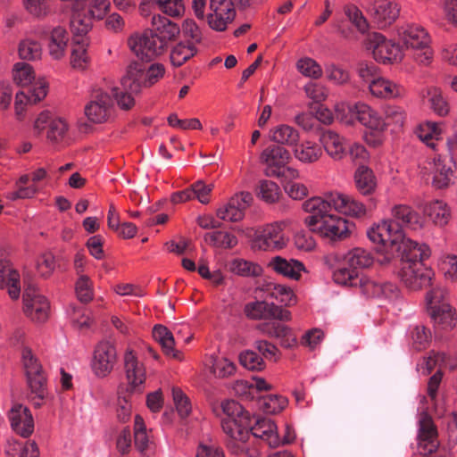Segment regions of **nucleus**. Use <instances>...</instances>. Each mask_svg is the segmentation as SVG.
Returning a JSON list of instances; mask_svg holds the SVG:
<instances>
[{
	"mask_svg": "<svg viewBox=\"0 0 457 457\" xmlns=\"http://www.w3.org/2000/svg\"><path fill=\"white\" fill-rule=\"evenodd\" d=\"M19 55L21 59L28 61L40 59L42 55L40 43L32 39L22 40L19 45Z\"/></svg>",
	"mask_w": 457,
	"mask_h": 457,
	"instance_id": "obj_48",
	"label": "nucleus"
},
{
	"mask_svg": "<svg viewBox=\"0 0 457 457\" xmlns=\"http://www.w3.org/2000/svg\"><path fill=\"white\" fill-rule=\"evenodd\" d=\"M250 433L256 438L265 441L270 447H278L280 438L277 431V426L269 418L249 417L248 436Z\"/></svg>",
	"mask_w": 457,
	"mask_h": 457,
	"instance_id": "obj_21",
	"label": "nucleus"
},
{
	"mask_svg": "<svg viewBox=\"0 0 457 457\" xmlns=\"http://www.w3.org/2000/svg\"><path fill=\"white\" fill-rule=\"evenodd\" d=\"M23 312L27 317L37 322H45L49 318L50 303L48 299L40 295L34 287L24 290Z\"/></svg>",
	"mask_w": 457,
	"mask_h": 457,
	"instance_id": "obj_13",
	"label": "nucleus"
},
{
	"mask_svg": "<svg viewBox=\"0 0 457 457\" xmlns=\"http://www.w3.org/2000/svg\"><path fill=\"white\" fill-rule=\"evenodd\" d=\"M442 130L438 124L426 121L419 125L416 129L418 137L432 149H436V142L441 139Z\"/></svg>",
	"mask_w": 457,
	"mask_h": 457,
	"instance_id": "obj_39",
	"label": "nucleus"
},
{
	"mask_svg": "<svg viewBox=\"0 0 457 457\" xmlns=\"http://www.w3.org/2000/svg\"><path fill=\"white\" fill-rule=\"evenodd\" d=\"M151 23V29L141 35H133L128 39L131 51L142 61L146 62L162 54L180 33V28L177 23L161 14H154Z\"/></svg>",
	"mask_w": 457,
	"mask_h": 457,
	"instance_id": "obj_2",
	"label": "nucleus"
},
{
	"mask_svg": "<svg viewBox=\"0 0 457 457\" xmlns=\"http://www.w3.org/2000/svg\"><path fill=\"white\" fill-rule=\"evenodd\" d=\"M123 365L130 391L142 394L145 389L146 370L144 363L139 361L136 352L130 347L124 352Z\"/></svg>",
	"mask_w": 457,
	"mask_h": 457,
	"instance_id": "obj_10",
	"label": "nucleus"
},
{
	"mask_svg": "<svg viewBox=\"0 0 457 457\" xmlns=\"http://www.w3.org/2000/svg\"><path fill=\"white\" fill-rule=\"evenodd\" d=\"M320 142L328 154L335 160H341L345 154L344 138L331 130H325L320 136Z\"/></svg>",
	"mask_w": 457,
	"mask_h": 457,
	"instance_id": "obj_34",
	"label": "nucleus"
},
{
	"mask_svg": "<svg viewBox=\"0 0 457 457\" xmlns=\"http://www.w3.org/2000/svg\"><path fill=\"white\" fill-rule=\"evenodd\" d=\"M424 213L431 218L436 225L445 226L451 217L450 209L443 201L436 200L426 204Z\"/></svg>",
	"mask_w": 457,
	"mask_h": 457,
	"instance_id": "obj_38",
	"label": "nucleus"
},
{
	"mask_svg": "<svg viewBox=\"0 0 457 457\" xmlns=\"http://www.w3.org/2000/svg\"><path fill=\"white\" fill-rule=\"evenodd\" d=\"M134 443L140 453H145L148 448L149 439L144 419L137 414L134 420Z\"/></svg>",
	"mask_w": 457,
	"mask_h": 457,
	"instance_id": "obj_47",
	"label": "nucleus"
},
{
	"mask_svg": "<svg viewBox=\"0 0 457 457\" xmlns=\"http://www.w3.org/2000/svg\"><path fill=\"white\" fill-rule=\"evenodd\" d=\"M30 180V174L21 175L15 182V190L7 193L6 198L11 201L33 198L39 192V188L35 184L28 186Z\"/></svg>",
	"mask_w": 457,
	"mask_h": 457,
	"instance_id": "obj_35",
	"label": "nucleus"
},
{
	"mask_svg": "<svg viewBox=\"0 0 457 457\" xmlns=\"http://www.w3.org/2000/svg\"><path fill=\"white\" fill-rule=\"evenodd\" d=\"M8 419L17 435L28 438L34 432V419L29 407L14 403L8 411Z\"/></svg>",
	"mask_w": 457,
	"mask_h": 457,
	"instance_id": "obj_22",
	"label": "nucleus"
},
{
	"mask_svg": "<svg viewBox=\"0 0 457 457\" xmlns=\"http://www.w3.org/2000/svg\"><path fill=\"white\" fill-rule=\"evenodd\" d=\"M332 194L333 193H329L326 195V198L314 196L309 198L303 204V209L309 213L304 219V224L310 230L318 226L321 220H324L326 216L331 214L332 208H334V204L330 201L332 199Z\"/></svg>",
	"mask_w": 457,
	"mask_h": 457,
	"instance_id": "obj_17",
	"label": "nucleus"
},
{
	"mask_svg": "<svg viewBox=\"0 0 457 457\" xmlns=\"http://www.w3.org/2000/svg\"><path fill=\"white\" fill-rule=\"evenodd\" d=\"M204 239L212 245L224 249L234 248L238 243L237 237L234 234L223 230L207 233L204 236Z\"/></svg>",
	"mask_w": 457,
	"mask_h": 457,
	"instance_id": "obj_42",
	"label": "nucleus"
},
{
	"mask_svg": "<svg viewBox=\"0 0 457 457\" xmlns=\"http://www.w3.org/2000/svg\"><path fill=\"white\" fill-rule=\"evenodd\" d=\"M287 405V399L278 395H269L261 401V407L265 413L276 414L282 411Z\"/></svg>",
	"mask_w": 457,
	"mask_h": 457,
	"instance_id": "obj_51",
	"label": "nucleus"
},
{
	"mask_svg": "<svg viewBox=\"0 0 457 457\" xmlns=\"http://www.w3.org/2000/svg\"><path fill=\"white\" fill-rule=\"evenodd\" d=\"M411 335L412 340V346L417 351H421L425 349L428 346L431 337L430 330L423 325L415 326L411 330Z\"/></svg>",
	"mask_w": 457,
	"mask_h": 457,
	"instance_id": "obj_60",
	"label": "nucleus"
},
{
	"mask_svg": "<svg viewBox=\"0 0 457 457\" xmlns=\"http://www.w3.org/2000/svg\"><path fill=\"white\" fill-rule=\"evenodd\" d=\"M152 334L154 339L162 346V350L166 356L179 361L182 360L183 354L174 348L175 339L167 327L161 324L154 325Z\"/></svg>",
	"mask_w": 457,
	"mask_h": 457,
	"instance_id": "obj_29",
	"label": "nucleus"
},
{
	"mask_svg": "<svg viewBox=\"0 0 457 457\" xmlns=\"http://www.w3.org/2000/svg\"><path fill=\"white\" fill-rule=\"evenodd\" d=\"M164 74L165 68L162 63H153L146 70L144 62H132L121 79V86L126 90L140 93L143 87H150L157 83Z\"/></svg>",
	"mask_w": 457,
	"mask_h": 457,
	"instance_id": "obj_3",
	"label": "nucleus"
},
{
	"mask_svg": "<svg viewBox=\"0 0 457 457\" xmlns=\"http://www.w3.org/2000/svg\"><path fill=\"white\" fill-rule=\"evenodd\" d=\"M173 401L177 409L178 413L181 418L187 417L191 412V403L189 398L184 394V392L178 387L172 388Z\"/></svg>",
	"mask_w": 457,
	"mask_h": 457,
	"instance_id": "obj_63",
	"label": "nucleus"
},
{
	"mask_svg": "<svg viewBox=\"0 0 457 457\" xmlns=\"http://www.w3.org/2000/svg\"><path fill=\"white\" fill-rule=\"evenodd\" d=\"M398 35L407 48L415 50L413 59L420 64L428 65L433 58L429 46L430 37L423 27L417 24H405L398 29Z\"/></svg>",
	"mask_w": 457,
	"mask_h": 457,
	"instance_id": "obj_4",
	"label": "nucleus"
},
{
	"mask_svg": "<svg viewBox=\"0 0 457 457\" xmlns=\"http://www.w3.org/2000/svg\"><path fill=\"white\" fill-rule=\"evenodd\" d=\"M75 291L78 299L81 303H87L91 302L94 296V293L90 278L86 275L80 276L76 282Z\"/></svg>",
	"mask_w": 457,
	"mask_h": 457,
	"instance_id": "obj_57",
	"label": "nucleus"
},
{
	"mask_svg": "<svg viewBox=\"0 0 457 457\" xmlns=\"http://www.w3.org/2000/svg\"><path fill=\"white\" fill-rule=\"evenodd\" d=\"M311 231L318 233L321 237L333 242L342 241L351 234L347 220L333 213L326 216L324 220H321Z\"/></svg>",
	"mask_w": 457,
	"mask_h": 457,
	"instance_id": "obj_18",
	"label": "nucleus"
},
{
	"mask_svg": "<svg viewBox=\"0 0 457 457\" xmlns=\"http://www.w3.org/2000/svg\"><path fill=\"white\" fill-rule=\"evenodd\" d=\"M245 314L251 320H278L288 321L291 320V312L274 303L264 301H255L245 304Z\"/></svg>",
	"mask_w": 457,
	"mask_h": 457,
	"instance_id": "obj_16",
	"label": "nucleus"
},
{
	"mask_svg": "<svg viewBox=\"0 0 457 457\" xmlns=\"http://www.w3.org/2000/svg\"><path fill=\"white\" fill-rule=\"evenodd\" d=\"M357 191L365 196L372 195L377 189V179L373 170L366 165H359L354 172Z\"/></svg>",
	"mask_w": 457,
	"mask_h": 457,
	"instance_id": "obj_32",
	"label": "nucleus"
},
{
	"mask_svg": "<svg viewBox=\"0 0 457 457\" xmlns=\"http://www.w3.org/2000/svg\"><path fill=\"white\" fill-rule=\"evenodd\" d=\"M259 196L268 204L277 202L280 195L279 187L271 180H262L259 186Z\"/></svg>",
	"mask_w": 457,
	"mask_h": 457,
	"instance_id": "obj_56",
	"label": "nucleus"
},
{
	"mask_svg": "<svg viewBox=\"0 0 457 457\" xmlns=\"http://www.w3.org/2000/svg\"><path fill=\"white\" fill-rule=\"evenodd\" d=\"M322 154L321 147L312 142H304L295 149V156L303 162H314Z\"/></svg>",
	"mask_w": 457,
	"mask_h": 457,
	"instance_id": "obj_46",
	"label": "nucleus"
},
{
	"mask_svg": "<svg viewBox=\"0 0 457 457\" xmlns=\"http://www.w3.org/2000/svg\"><path fill=\"white\" fill-rule=\"evenodd\" d=\"M271 295L285 305H292L296 302L293 290L285 285H274Z\"/></svg>",
	"mask_w": 457,
	"mask_h": 457,
	"instance_id": "obj_64",
	"label": "nucleus"
},
{
	"mask_svg": "<svg viewBox=\"0 0 457 457\" xmlns=\"http://www.w3.org/2000/svg\"><path fill=\"white\" fill-rule=\"evenodd\" d=\"M391 220L395 224L402 227H405L411 230H418L423 228L424 219L420 214L416 212L411 206L408 204H395L391 209Z\"/></svg>",
	"mask_w": 457,
	"mask_h": 457,
	"instance_id": "obj_24",
	"label": "nucleus"
},
{
	"mask_svg": "<svg viewBox=\"0 0 457 457\" xmlns=\"http://www.w3.org/2000/svg\"><path fill=\"white\" fill-rule=\"evenodd\" d=\"M270 139L279 145H295L299 140L296 129L288 125H278L270 130Z\"/></svg>",
	"mask_w": 457,
	"mask_h": 457,
	"instance_id": "obj_40",
	"label": "nucleus"
},
{
	"mask_svg": "<svg viewBox=\"0 0 457 457\" xmlns=\"http://www.w3.org/2000/svg\"><path fill=\"white\" fill-rule=\"evenodd\" d=\"M400 9L395 3L378 0L374 5V19L380 27L392 24L399 16Z\"/></svg>",
	"mask_w": 457,
	"mask_h": 457,
	"instance_id": "obj_33",
	"label": "nucleus"
},
{
	"mask_svg": "<svg viewBox=\"0 0 457 457\" xmlns=\"http://www.w3.org/2000/svg\"><path fill=\"white\" fill-rule=\"evenodd\" d=\"M361 292L367 297H379L386 293V290L392 287V284H381L370 279V278L361 276L358 278V285Z\"/></svg>",
	"mask_w": 457,
	"mask_h": 457,
	"instance_id": "obj_44",
	"label": "nucleus"
},
{
	"mask_svg": "<svg viewBox=\"0 0 457 457\" xmlns=\"http://www.w3.org/2000/svg\"><path fill=\"white\" fill-rule=\"evenodd\" d=\"M290 159L289 151L278 145L267 146L260 155V162L266 165V175L272 177H280V170Z\"/></svg>",
	"mask_w": 457,
	"mask_h": 457,
	"instance_id": "obj_20",
	"label": "nucleus"
},
{
	"mask_svg": "<svg viewBox=\"0 0 457 457\" xmlns=\"http://www.w3.org/2000/svg\"><path fill=\"white\" fill-rule=\"evenodd\" d=\"M92 28V19L79 12L74 13L71 20V30L75 36H84Z\"/></svg>",
	"mask_w": 457,
	"mask_h": 457,
	"instance_id": "obj_59",
	"label": "nucleus"
},
{
	"mask_svg": "<svg viewBox=\"0 0 457 457\" xmlns=\"http://www.w3.org/2000/svg\"><path fill=\"white\" fill-rule=\"evenodd\" d=\"M22 363L25 370L27 381L31 394L32 401L36 407L42 405V401L47 395V378L37 358L29 347H24L21 352Z\"/></svg>",
	"mask_w": 457,
	"mask_h": 457,
	"instance_id": "obj_5",
	"label": "nucleus"
},
{
	"mask_svg": "<svg viewBox=\"0 0 457 457\" xmlns=\"http://www.w3.org/2000/svg\"><path fill=\"white\" fill-rule=\"evenodd\" d=\"M197 53L194 43H179L171 50L170 59L175 67L182 66L187 61L192 58Z\"/></svg>",
	"mask_w": 457,
	"mask_h": 457,
	"instance_id": "obj_41",
	"label": "nucleus"
},
{
	"mask_svg": "<svg viewBox=\"0 0 457 457\" xmlns=\"http://www.w3.org/2000/svg\"><path fill=\"white\" fill-rule=\"evenodd\" d=\"M344 12L349 21L360 31L365 33L369 29V24L361 11L353 4H348L344 7Z\"/></svg>",
	"mask_w": 457,
	"mask_h": 457,
	"instance_id": "obj_50",
	"label": "nucleus"
},
{
	"mask_svg": "<svg viewBox=\"0 0 457 457\" xmlns=\"http://www.w3.org/2000/svg\"><path fill=\"white\" fill-rule=\"evenodd\" d=\"M367 235L370 241L380 245L381 250L386 252V262H390L395 253L401 258L402 266L423 263L431 254L428 245L406 238L403 229L392 220H382L374 225L368 230Z\"/></svg>",
	"mask_w": 457,
	"mask_h": 457,
	"instance_id": "obj_1",
	"label": "nucleus"
},
{
	"mask_svg": "<svg viewBox=\"0 0 457 457\" xmlns=\"http://www.w3.org/2000/svg\"><path fill=\"white\" fill-rule=\"evenodd\" d=\"M252 202V194L242 191L235 194L226 204L220 206L216 211V215L224 221L238 222L244 219L245 211L250 207Z\"/></svg>",
	"mask_w": 457,
	"mask_h": 457,
	"instance_id": "obj_12",
	"label": "nucleus"
},
{
	"mask_svg": "<svg viewBox=\"0 0 457 457\" xmlns=\"http://www.w3.org/2000/svg\"><path fill=\"white\" fill-rule=\"evenodd\" d=\"M118 361V354L115 345L107 340L99 342L94 349L90 367L96 378L108 377Z\"/></svg>",
	"mask_w": 457,
	"mask_h": 457,
	"instance_id": "obj_8",
	"label": "nucleus"
},
{
	"mask_svg": "<svg viewBox=\"0 0 457 457\" xmlns=\"http://www.w3.org/2000/svg\"><path fill=\"white\" fill-rule=\"evenodd\" d=\"M112 99L110 95L102 90H96L91 96V99L84 107V114L87 120L93 124H102L111 116Z\"/></svg>",
	"mask_w": 457,
	"mask_h": 457,
	"instance_id": "obj_14",
	"label": "nucleus"
},
{
	"mask_svg": "<svg viewBox=\"0 0 457 457\" xmlns=\"http://www.w3.org/2000/svg\"><path fill=\"white\" fill-rule=\"evenodd\" d=\"M297 70L304 76L319 79L322 76L320 65L313 59L306 57L300 59L296 63Z\"/></svg>",
	"mask_w": 457,
	"mask_h": 457,
	"instance_id": "obj_58",
	"label": "nucleus"
},
{
	"mask_svg": "<svg viewBox=\"0 0 457 457\" xmlns=\"http://www.w3.org/2000/svg\"><path fill=\"white\" fill-rule=\"evenodd\" d=\"M20 273L7 259H0V288L8 287L10 297L16 300L20 297Z\"/></svg>",
	"mask_w": 457,
	"mask_h": 457,
	"instance_id": "obj_27",
	"label": "nucleus"
},
{
	"mask_svg": "<svg viewBox=\"0 0 457 457\" xmlns=\"http://www.w3.org/2000/svg\"><path fill=\"white\" fill-rule=\"evenodd\" d=\"M330 201L334 204V210L345 215L359 218L366 214L365 204L350 195L334 193Z\"/></svg>",
	"mask_w": 457,
	"mask_h": 457,
	"instance_id": "obj_28",
	"label": "nucleus"
},
{
	"mask_svg": "<svg viewBox=\"0 0 457 457\" xmlns=\"http://www.w3.org/2000/svg\"><path fill=\"white\" fill-rule=\"evenodd\" d=\"M402 282L411 290H420L430 286L434 277L432 269L422 262L403 264L399 271Z\"/></svg>",
	"mask_w": 457,
	"mask_h": 457,
	"instance_id": "obj_11",
	"label": "nucleus"
},
{
	"mask_svg": "<svg viewBox=\"0 0 457 457\" xmlns=\"http://www.w3.org/2000/svg\"><path fill=\"white\" fill-rule=\"evenodd\" d=\"M69 41V35L65 29L56 27L52 30L49 42V54L55 59L59 60L65 54V50Z\"/></svg>",
	"mask_w": 457,
	"mask_h": 457,
	"instance_id": "obj_37",
	"label": "nucleus"
},
{
	"mask_svg": "<svg viewBox=\"0 0 457 457\" xmlns=\"http://www.w3.org/2000/svg\"><path fill=\"white\" fill-rule=\"evenodd\" d=\"M268 268L278 275L296 281L301 278L302 272L305 271V267L302 262L292 258L286 259L279 255L270 260Z\"/></svg>",
	"mask_w": 457,
	"mask_h": 457,
	"instance_id": "obj_26",
	"label": "nucleus"
},
{
	"mask_svg": "<svg viewBox=\"0 0 457 457\" xmlns=\"http://www.w3.org/2000/svg\"><path fill=\"white\" fill-rule=\"evenodd\" d=\"M345 261L350 268L357 270L370 267L373 263V257L367 250L357 247L348 252Z\"/></svg>",
	"mask_w": 457,
	"mask_h": 457,
	"instance_id": "obj_43",
	"label": "nucleus"
},
{
	"mask_svg": "<svg viewBox=\"0 0 457 457\" xmlns=\"http://www.w3.org/2000/svg\"><path fill=\"white\" fill-rule=\"evenodd\" d=\"M35 79L31 65L17 62L13 68V79L21 87L29 86Z\"/></svg>",
	"mask_w": 457,
	"mask_h": 457,
	"instance_id": "obj_54",
	"label": "nucleus"
},
{
	"mask_svg": "<svg viewBox=\"0 0 457 457\" xmlns=\"http://www.w3.org/2000/svg\"><path fill=\"white\" fill-rule=\"evenodd\" d=\"M428 314L434 324L442 329H452L457 325V315L451 304H444Z\"/></svg>",
	"mask_w": 457,
	"mask_h": 457,
	"instance_id": "obj_36",
	"label": "nucleus"
},
{
	"mask_svg": "<svg viewBox=\"0 0 457 457\" xmlns=\"http://www.w3.org/2000/svg\"><path fill=\"white\" fill-rule=\"evenodd\" d=\"M368 50L372 52L374 59L382 63H392L401 60V52L397 45L387 40L381 33L373 32L365 40Z\"/></svg>",
	"mask_w": 457,
	"mask_h": 457,
	"instance_id": "obj_9",
	"label": "nucleus"
},
{
	"mask_svg": "<svg viewBox=\"0 0 457 457\" xmlns=\"http://www.w3.org/2000/svg\"><path fill=\"white\" fill-rule=\"evenodd\" d=\"M221 428L228 438L237 439L242 443L248 440L247 428H249V418L247 415L240 419L223 418Z\"/></svg>",
	"mask_w": 457,
	"mask_h": 457,
	"instance_id": "obj_31",
	"label": "nucleus"
},
{
	"mask_svg": "<svg viewBox=\"0 0 457 457\" xmlns=\"http://www.w3.org/2000/svg\"><path fill=\"white\" fill-rule=\"evenodd\" d=\"M254 347L268 361H278L281 357V352L272 343L267 340H256L254 342Z\"/></svg>",
	"mask_w": 457,
	"mask_h": 457,
	"instance_id": "obj_61",
	"label": "nucleus"
},
{
	"mask_svg": "<svg viewBox=\"0 0 457 457\" xmlns=\"http://www.w3.org/2000/svg\"><path fill=\"white\" fill-rule=\"evenodd\" d=\"M417 445L421 455L433 454L440 446L437 427L426 411L419 414Z\"/></svg>",
	"mask_w": 457,
	"mask_h": 457,
	"instance_id": "obj_7",
	"label": "nucleus"
},
{
	"mask_svg": "<svg viewBox=\"0 0 457 457\" xmlns=\"http://www.w3.org/2000/svg\"><path fill=\"white\" fill-rule=\"evenodd\" d=\"M230 270L237 275L242 277H259L262 274V268L261 265L245 261L244 259H235L230 263Z\"/></svg>",
	"mask_w": 457,
	"mask_h": 457,
	"instance_id": "obj_45",
	"label": "nucleus"
},
{
	"mask_svg": "<svg viewBox=\"0 0 457 457\" xmlns=\"http://www.w3.org/2000/svg\"><path fill=\"white\" fill-rule=\"evenodd\" d=\"M348 112L351 116L348 123H353V119L361 125L377 132H383L386 129V120L378 112L373 110L365 103L358 102L348 105Z\"/></svg>",
	"mask_w": 457,
	"mask_h": 457,
	"instance_id": "obj_15",
	"label": "nucleus"
},
{
	"mask_svg": "<svg viewBox=\"0 0 457 457\" xmlns=\"http://www.w3.org/2000/svg\"><path fill=\"white\" fill-rule=\"evenodd\" d=\"M426 303L428 313L436 311L444 304H450L448 303V293L442 287H435L427 293Z\"/></svg>",
	"mask_w": 457,
	"mask_h": 457,
	"instance_id": "obj_49",
	"label": "nucleus"
},
{
	"mask_svg": "<svg viewBox=\"0 0 457 457\" xmlns=\"http://www.w3.org/2000/svg\"><path fill=\"white\" fill-rule=\"evenodd\" d=\"M359 277L358 270H354V269L350 267L339 268L333 273V278L337 284L349 287H357Z\"/></svg>",
	"mask_w": 457,
	"mask_h": 457,
	"instance_id": "obj_55",
	"label": "nucleus"
},
{
	"mask_svg": "<svg viewBox=\"0 0 457 457\" xmlns=\"http://www.w3.org/2000/svg\"><path fill=\"white\" fill-rule=\"evenodd\" d=\"M210 12L207 15L209 26L215 30L223 31L231 22L236 12L231 0H211Z\"/></svg>",
	"mask_w": 457,
	"mask_h": 457,
	"instance_id": "obj_19",
	"label": "nucleus"
},
{
	"mask_svg": "<svg viewBox=\"0 0 457 457\" xmlns=\"http://www.w3.org/2000/svg\"><path fill=\"white\" fill-rule=\"evenodd\" d=\"M285 221H275L266 224L256 232L253 246L262 251H279L284 249L288 238L285 236Z\"/></svg>",
	"mask_w": 457,
	"mask_h": 457,
	"instance_id": "obj_6",
	"label": "nucleus"
},
{
	"mask_svg": "<svg viewBox=\"0 0 457 457\" xmlns=\"http://www.w3.org/2000/svg\"><path fill=\"white\" fill-rule=\"evenodd\" d=\"M457 164L453 156L438 155L434 158L433 185L436 188L447 187L456 171Z\"/></svg>",
	"mask_w": 457,
	"mask_h": 457,
	"instance_id": "obj_25",
	"label": "nucleus"
},
{
	"mask_svg": "<svg viewBox=\"0 0 457 457\" xmlns=\"http://www.w3.org/2000/svg\"><path fill=\"white\" fill-rule=\"evenodd\" d=\"M68 131V124L64 120L54 119L49 123L47 130V139L52 142H60L65 137Z\"/></svg>",
	"mask_w": 457,
	"mask_h": 457,
	"instance_id": "obj_62",
	"label": "nucleus"
},
{
	"mask_svg": "<svg viewBox=\"0 0 457 457\" xmlns=\"http://www.w3.org/2000/svg\"><path fill=\"white\" fill-rule=\"evenodd\" d=\"M158 9L168 16L180 17L185 12L183 0H153Z\"/></svg>",
	"mask_w": 457,
	"mask_h": 457,
	"instance_id": "obj_53",
	"label": "nucleus"
},
{
	"mask_svg": "<svg viewBox=\"0 0 457 457\" xmlns=\"http://www.w3.org/2000/svg\"><path fill=\"white\" fill-rule=\"evenodd\" d=\"M369 88L374 96L385 99L400 97L405 94L402 86L380 77L372 79Z\"/></svg>",
	"mask_w": 457,
	"mask_h": 457,
	"instance_id": "obj_30",
	"label": "nucleus"
},
{
	"mask_svg": "<svg viewBox=\"0 0 457 457\" xmlns=\"http://www.w3.org/2000/svg\"><path fill=\"white\" fill-rule=\"evenodd\" d=\"M239 361L242 366L249 370L261 371L265 369L263 358L251 350L242 352L239 354Z\"/></svg>",
	"mask_w": 457,
	"mask_h": 457,
	"instance_id": "obj_52",
	"label": "nucleus"
},
{
	"mask_svg": "<svg viewBox=\"0 0 457 457\" xmlns=\"http://www.w3.org/2000/svg\"><path fill=\"white\" fill-rule=\"evenodd\" d=\"M257 329L264 336L279 340L283 348H292L297 345L296 336L292 328L278 321H268L257 326Z\"/></svg>",
	"mask_w": 457,
	"mask_h": 457,
	"instance_id": "obj_23",
	"label": "nucleus"
}]
</instances>
